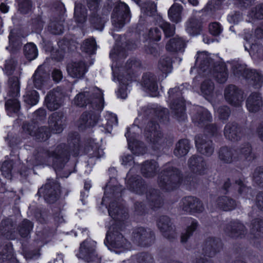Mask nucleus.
Instances as JSON below:
<instances>
[{"instance_id": "f257e3e1", "label": "nucleus", "mask_w": 263, "mask_h": 263, "mask_svg": "<svg viewBox=\"0 0 263 263\" xmlns=\"http://www.w3.org/2000/svg\"><path fill=\"white\" fill-rule=\"evenodd\" d=\"M80 138L77 133L69 134L68 138L69 150L66 148L65 144H60L55 148L51 150L40 148L37 149L34 155V160L31 162L32 166L39 165H50L58 167H62L63 165L67 162L70 153L74 156H77L79 151Z\"/></svg>"}, {"instance_id": "f03ea898", "label": "nucleus", "mask_w": 263, "mask_h": 263, "mask_svg": "<svg viewBox=\"0 0 263 263\" xmlns=\"http://www.w3.org/2000/svg\"><path fill=\"white\" fill-rule=\"evenodd\" d=\"M73 104L79 107L90 104L96 110H102L104 107L103 92L97 87H93L88 91L80 92L74 98Z\"/></svg>"}, {"instance_id": "7ed1b4c3", "label": "nucleus", "mask_w": 263, "mask_h": 263, "mask_svg": "<svg viewBox=\"0 0 263 263\" xmlns=\"http://www.w3.org/2000/svg\"><path fill=\"white\" fill-rule=\"evenodd\" d=\"M182 181L180 171L175 167L168 166L161 172L158 184L162 190L170 191L177 188Z\"/></svg>"}, {"instance_id": "20e7f679", "label": "nucleus", "mask_w": 263, "mask_h": 263, "mask_svg": "<svg viewBox=\"0 0 263 263\" xmlns=\"http://www.w3.org/2000/svg\"><path fill=\"white\" fill-rule=\"evenodd\" d=\"M168 93L172 113L177 120L179 121L185 120L186 118L185 104L182 97L183 92L179 87H175L170 89Z\"/></svg>"}, {"instance_id": "39448f33", "label": "nucleus", "mask_w": 263, "mask_h": 263, "mask_svg": "<svg viewBox=\"0 0 263 263\" xmlns=\"http://www.w3.org/2000/svg\"><path fill=\"white\" fill-rule=\"evenodd\" d=\"M144 135L154 149H158L165 145V138L159 125L155 123L150 122L147 124L145 128Z\"/></svg>"}, {"instance_id": "423d86ee", "label": "nucleus", "mask_w": 263, "mask_h": 263, "mask_svg": "<svg viewBox=\"0 0 263 263\" xmlns=\"http://www.w3.org/2000/svg\"><path fill=\"white\" fill-rule=\"evenodd\" d=\"M8 95L11 98L6 102L7 110L17 112L20 108V104L17 97L20 96V82L18 77H10L8 81Z\"/></svg>"}, {"instance_id": "0eeeda50", "label": "nucleus", "mask_w": 263, "mask_h": 263, "mask_svg": "<svg viewBox=\"0 0 263 263\" xmlns=\"http://www.w3.org/2000/svg\"><path fill=\"white\" fill-rule=\"evenodd\" d=\"M104 243L109 249L112 248L123 249V250L127 249L130 246L129 243L120 233L116 225L112 226L109 228Z\"/></svg>"}, {"instance_id": "6e6552de", "label": "nucleus", "mask_w": 263, "mask_h": 263, "mask_svg": "<svg viewBox=\"0 0 263 263\" xmlns=\"http://www.w3.org/2000/svg\"><path fill=\"white\" fill-rule=\"evenodd\" d=\"M129 9L124 3H118L114 9L112 14V23L117 30L122 28L129 21Z\"/></svg>"}, {"instance_id": "1a4fd4ad", "label": "nucleus", "mask_w": 263, "mask_h": 263, "mask_svg": "<svg viewBox=\"0 0 263 263\" xmlns=\"http://www.w3.org/2000/svg\"><path fill=\"white\" fill-rule=\"evenodd\" d=\"M96 247V243L95 241L91 240H85L80 245L79 253L77 254V257L87 262L98 260L99 258Z\"/></svg>"}, {"instance_id": "9d476101", "label": "nucleus", "mask_w": 263, "mask_h": 263, "mask_svg": "<svg viewBox=\"0 0 263 263\" xmlns=\"http://www.w3.org/2000/svg\"><path fill=\"white\" fill-rule=\"evenodd\" d=\"M140 66V62L136 59L128 60L124 67L120 70L121 73L118 76V81L123 85H127L128 82L133 80L135 78V73Z\"/></svg>"}, {"instance_id": "9b49d317", "label": "nucleus", "mask_w": 263, "mask_h": 263, "mask_svg": "<svg viewBox=\"0 0 263 263\" xmlns=\"http://www.w3.org/2000/svg\"><path fill=\"white\" fill-rule=\"evenodd\" d=\"M179 207L180 211L185 213H200L204 211L201 201L198 198L193 196L183 198L179 203Z\"/></svg>"}, {"instance_id": "f8f14e48", "label": "nucleus", "mask_w": 263, "mask_h": 263, "mask_svg": "<svg viewBox=\"0 0 263 263\" xmlns=\"http://www.w3.org/2000/svg\"><path fill=\"white\" fill-rule=\"evenodd\" d=\"M60 193V187L59 183L49 180L38 191L37 194L43 196L45 200L50 203H53L58 199Z\"/></svg>"}, {"instance_id": "ddd939ff", "label": "nucleus", "mask_w": 263, "mask_h": 263, "mask_svg": "<svg viewBox=\"0 0 263 263\" xmlns=\"http://www.w3.org/2000/svg\"><path fill=\"white\" fill-rule=\"evenodd\" d=\"M224 97L227 103L234 107L241 106L244 101L242 90L233 84L229 85L225 88Z\"/></svg>"}, {"instance_id": "4468645a", "label": "nucleus", "mask_w": 263, "mask_h": 263, "mask_svg": "<svg viewBox=\"0 0 263 263\" xmlns=\"http://www.w3.org/2000/svg\"><path fill=\"white\" fill-rule=\"evenodd\" d=\"M23 131L39 142L45 141L50 136L49 129L46 126L37 127L35 125L24 123L23 126Z\"/></svg>"}, {"instance_id": "2eb2a0df", "label": "nucleus", "mask_w": 263, "mask_h": 263, "mask_svg": "<svg viewBox=\"0 0 263 263\" xmlns=\"http://www.w3.org/2000/svg\"><path fill=\"white\" fill-rule=\"evenodd\" d=\"M133 240L141 246H148L154 242V235L150 229L138 228L133 232Z\"/></svg>"}, {"instance_id": "dca6fc26", "label": "nucleus", "mask_w": 263, "mask_h": 263, "mask_svg": "<svg viewBox=\"0 0 263 263\" xmlns=\"http://www.w3.org/2000/svg\"><path fill=\"white\" fill-rule=\"evenodd\" d=\"M87 6L91 13L89 21L94 27L98 30H102L103 28L104 17H100L97 14L99 8L100 3L98 0H87Z\"/></svg>"}, {"instance_id": "f3484780", "label": "nucleus", "mask_w": 263, "mask_h": 263, "mask_svg": "<svg viewBox=\"0 0 263 263\" xmlns=\"http://www.w3.org/2000/svg\"><path fill=\"white\" fill-rule=\"evenodd\" d=\"M195 141L197 149L200 153L206 156L213 154L214 151L213 142L206 136L197 135L195 138Z\"/></svg>"}, {"instance_id": "a211bd4d", "label": "nucleus", "mask_w": 263, "mask_h": 263, "mask_svg": "<svg viewBox=\"0 0 263 263\" xmlns=\"http://www.w3.org/2000/svg\"><path fill=\"white\" fill-rule=\"evenodd\" d=\"M133 170H130L127 174L126 183L127 187L137 194H141L145 191V186L141 177L133 176Z\"/></svg>"}, {"instance_id": "6ab92c4d", "label": "nucleus", "mask_w": 263, "mask_h": 263, "mask_svg": "<svg viewBox=\"0 0 263 263\" xmlns=\"http://www.w3.org/2000/svg\"><path fill=\"white\" fill-rule=\"evenodd\" d=\"M99 118V112H84L81 116L78 122V127L80 130H82L93 127L98 122Z\"/></svg>"}, {"instance_id": "aec40b11", "label": "nucleus", "mask_w": 263, "mask_h": 263, "mask_svg": "<svg viewBox=\"0 0 263 263\" xmlns=\"http://www.w3.org/2000/svg\"><path fill=\"white\" fill-rule=\"evenodd\" d=\"M15 225L16 222L12 218H7L2 221L0 224V236L7 239H15Z\"/></svg>"}, {"instance_id": "412c9836", "label": "nucleus", "mask_w": 263, "mask_h": 263, "mask_svg": "<svg viewBox=\"0 0 263 263\" xmlns=\"http://www.w3.org/2000/svg\"><path fill=\"white\" fill-rule=\"evenodd\" d=\"M188 166L190 170L197 175H203L207 168L203 158L199 156H192L188 160Z\"/></svg>"}, {"instance_id": "4be33fe9", "label": "nucleus", "mask_w": 263, "mask_h": 263, "mask_svg": "<svg viewBox=\"0 0 263 263\" xmlns=\"http://www.w3.org/2000/svg\"><path fill=\"white\" fill-rule=\"evenodd\" d=\"M68 74L73 78L81 79L87 71L85 63L82 61L72 62L67 66Z\"/></svg>"}, {"instance_id": "5701e85b", "label": "nucleus", "mask_w": 263, "mask_h": 263, "mask_svg": "<svg viewBox=\"0 0 263 263\" xmlns=\"http://www.w3.org/2000/svg\"><path fill=\"white\" fill-rule=\"evenodd\" d=\"M157 226L163 235L166 238L172 239L175 237V230L168 217L161 216L158 220Z\"/></svg>"}, {"instance_id": "b1692460", "label": "nucleus", "mask_w": 263, "mask_h": 263, "mask_svg": "<svg viewBox=\"0 0 263 263\" xmlns=\"http://www.w3.org/2000/svg\"><path fill=\"white\" fill-rule=\"evenodd\" d=\"M218 158L223 163L238 164L235 149L233 148L227 146L221 147L218 152Z\"/></svg>"}, {"instance_id": "393cba45", "label": "nucleus", "mask_w": 263, "mask_h": 263, "mask_svg": "<svg viewBox=\"0 0 263 263\" xmlns=\"http://www.w3.org/2000/svg\"><path fill=\"white\" fill-rule=\"evenodd\" d=\"M136 128L139 129V127L133 126L132 128H128L125 136L127 138L129 147L133 149L135 148V150L139 151L140 154H143L146 151L144 143L136 140V135L134 132L132 135L131 134L132 132L135 131Z\"/></svg>"}, {"instance_id": "a878e982", "label": "nucleus", "mask_w": 263, "mask_h": 263, "mask_svg": "<svg viewBox=\"0 0 263 263\" xmlns=\"http://www.w3.org/2000/svg\"><path fill=\"white\" fill-rule=\"evenodd\" d=\"M222 248V243L219 239L213 238H208L203 248V251L205 255L211 257L217 252H219Z\"/></svg>"}, {"instance_id": "bb28decb", "label": "nucleus", "mask_w": 263, "mask_h": 263, "mask_svg": "<svg viewBox=\"0 0 263 263\" xmlns=\"http://www.w3.org/2000/svg\"><path fill=\"white\" fill-rule=\"evenodd\" d=\"M224 135L225 137L232 141H238L242 136L241 129L235 123H229L224 127Z\"/></svg>"}, {"instance_id": "cd10ccee", "label": "nucleus", "mask_w": 263, "mask_h": 263, "mask_svg": "<svg viewBox=\"0 0 263 263\" xmlns=\"http://www.w3.org/2000/svg\"><path fill=\"white\" fill-rule=\"evenodd\" d=\"M49 75L42 66L38 67L32 76L35 88L41 89L49 80Z\"/></svg>"}, {"instance_id": "c85d7f7f", "label": "nucleus", "mask_w": 263, "mask_h": 263, "mask_svg": "<svg viewBox=\"0 0 263 263\" xmlns=\"http://www.w3.org/2000/svg\"><path fill=\"white\" fill-rule=\"evenodd\" d=\"M225 232L232 237H237L246 233L245 226L238 221H231L224 229Z\"/></svg>"}, {"instance_id": "c756f323", "label": "nucleus", "mask_w": 263, "mask_h": 263, "mask_svg": "<svg viewBox=\"0 0 263 263\" xmlns=\"http://www.w3.org/2000/svg\"><path fill=\"white\" fill-rule=\"evenodd\" d=\"M45 102L47 107L50 110H55L61 107L63 101L59 92L52 91L49 92L46 96Z\"/></svg>"}, {"instance_id": "7c9ffc66", "label": "nucleus", "mask_w": 263, "mask_h": 263, "mask_svg": "<svg viewBox=\"0 0 263 263\" xmlns=\"http://www.w3.org/2000/svg\"><path fill=\"white\" fill-rule=\"evenodd\" d=\"M108 211L109 216L116 220L122 221L127 217L126 210L116 201L110 203Z\"/></svg>"}, {"instance_id": "2f4dec72", "label": "nucleus", "mask_w": 263, "mask_h": 263, "mask_svg": "<svg viewBox=\"0 0 263 263\" xmlns=\"http://www.w3.org/2000/svg\"><path fill=\"white\" fill-rule=\"evenodd\" d=\"M211 119L212 116L209 111L201 107H197L196 112L192 116L193 122L200 126H202L206 122L210 121Z\"/></svg>"}, {"instance_id": "473e14b6", "label": "nucleus", "mask_w": 263, "mask_h": 263, "mask_svg": "<svg viewBox=\"0 0 263 263\" xmlns=\"http://www.w3.org/2000/svg\"><path fill=\"white\" fill-rule=\"evenodd\" d=\"M197 56L196 59V64L198 66L199 68V73L207 72L210 71V61L211 59L206 52H199L197 53Z\"/></svg>"}, {"instance_id": "72a5a7b5", "label": "nucleus", "mask_w": 263, "mask_h": 263, "mask_svg": "<svg viewBox=\"0 0 263 263\" xmlns=\"http://www.w3.org/2000/svg\"><path fill=\"white\" fill-rule=\"evenodd\" d=\"M63 115L59 112L53 113L48 119L50 128L55 133H60L63 129Z\"/></svg>"}, {"instance_id": "f704fd0d", "label": "nucleus", "mask_w": 263, "mask_h": 263, "mask_svg": "<svg viewBox=\"0 0 263 263\" xmlns=\"http://www.w3.org/2000/svg\"><path fill=\"white\" fill-rule=\"evenodd\" d=\"M236 155L238 157V163L245 161H250L253 159L252 147L249 143H246L235 149Z\"/></svg>"}, {"instance_id": "c9c22d12", "label": "nucleus", "mask_w": 263, "mask_h": 263, "mask_svg": "<svg viewBox=\"0 0 263 263\" xmlns=\"http://www.w3.org/2000/svg\"><path fill=\"white\" fill-rule=\"evenodd\" d=\"M246 106L250 112H256L262 106V101L260 95L257 93H252L248 97Z\"/></svg>"}, {"instance_id": "e433bc0d", "label": "nucleus", "mask_w": 263, "mask_h": 263, "mask_svg": "<svg viewBox=\"0 0 263 263\" xmlns=\"http://www.w3.org/2000/svg\"><path fill=\"white\" fill-rule=\"evenodd\" d=\"M146 198L149 206L154 210H156L161 207L163 204L162 198L159 194V192L156 190L152 189L149 190L146 195Z\"/></svg>"}, {"instance_id": "4c0bfd02", "label": "nucleus", "mask_w": 263, "mask_h": 263, "mask_svg": "<svg viewBox=\"0 0 263 263\" xmlns=\"http://www.w3.org/2000/svg\"><path fill=\"white\" fill-rule=\"evenodd\" d=\"M159 70L163 73L159 77V80H162L167 77L172 70V61L170 57H165L160 59L158 64Z\"/></svg>"}, {"instance_id": "58836bf2", "label": "nucleus", "mask_w": 263, "mask_h": 263, "mask_svg": "<svg viewBox=\"0 0 263 263\" xmlns=\"http://www.w3.org/2000/svg\"><path fill=\"white\" fill-rule=\"evenodd\" d=\"M142 84L144 87L149 91L156 95L158 85L155 76L151 73H146L143 76Z\"/></svg>"}, {"instance_id": "ea45409f", "label": "nucleus", "mask_w": 263, "mask_h": 263, "mask_svg": "<svg viewBox=\"0 0 263 263\" xmlns=\"http://www.w3.org/2000/svg\"><path fill=\"white\" fill-rule=\"evenodd\" d=\"M185 46V42L182 38L178 36L170 40L166 45V49L167 51L175 52L181 51Z\"/></svg>"}, {"instance_id": "a19ab883", "label": "nucleus", "mask_w": 263, "mask_h": 263, "mask_svg": "<svg viewBox=\"0 0 263 263\" xmlns=\"http://www.w3.org/2000/svg\"><path fill=\"white\" fill-rule=\"evenodd\" d=\"M158 170V163L154 160L146 161L143 163L141 168L142 173L145 177H152L154 176Z\"/></svg>"}, {"instance_id": "79ce46f5", "label": "nucleus", "mask_w": 263, "mask_h": 263, "mask_svg": "<svg viewBox=\"0 0 263 263\" xmlns=\"http://www.w3.org/2000/svg\"><path fill=\"white\" fill-rule=\"evenodd\" d=\"M182 10L183 7L180 4H174L168 10V16L170 20L175 23L181 22Z\"/></svg>"}, {"instance_id": "37998d69", "label": "nucleus", "mask_w": 263, "mask_h": 263, "mask_svg": "<svg viewBox=\"0 0 263 263\" xmlns=\"http://www.w3.org/2000/svg\"><path fill=\"white\" fill-rule=\"evenodd\" d=\"M217 206L223 211H228L232 210L236 206L235 200L227 196H221L216 200Z\"/></svg>"}, {"instance_id": "c03bdc74", "label": "nucleus", "mask_w": 263, "mask_h": 263, "mask_svg": "<svg viewBox=\"0 0 263 263\" xmlns=\"http://www.w3.org/2000/svg\"><path fill=\"white\" fill-rule=\"evenodd\" d=\"M190 148V142L188 140H180L176 144L174 154L177 157L184 156L188 153Z\"/></svg>"}, {"instance_id": "a18cd8bd", "label": "nucleus", "mask_w": 263, "mask_h": 263, "mask_svg": "<svg viewBox=\"0 0 263 263\" xmlns=\"http://www.w3.org/2000/svg\"><path fill=\"white\" fill-rule=\"evenodd\" d=\"M250 231L255 238L263 237V218L253 219L250 225Z\"/></svg>"}, {"instance_id": "49530a36", "label": "nucleus", "mask_w": 263, "mask_h": 263, "mask_svg": "<svg viewBox=\"0 0 263 263\" xmlns=\"http://www.w3.org/2000/svg\"><path fill=\"white\" fill-rule=\"evenodd\" d=\"M213 75L218 83H225L228 78V71L225 65L222 64L216 66L214 69Z\"/></svg>"}, {"instance_id": "de8ad7c7", "label": "nucleus", "mask_w": 263, "mask_h": 263, "mask_svg": "<svg viewBox=\"0 0 263 263\" xmlns=\"http://www.w3.org/2000/svg\"><path fill=\"white\" fill-rule=\"evenodd\" d=\"M102 121L101 125L104 127L107 133H110L112 127L118 124L117 116L111 112H107L104 117V120H102Z\"/></svg>"}, {"instance_id": "09e8293b", "label": "nucleus", "mask_w": 263, "mask_h": 263, "mask_svg": "<svg viewBox=\"0 0 263 263\" xmlns=\"http://www.w3.org/2000/svg\"><path fill=\"white\" fill-rule=\"evenodd\" d=\"M1 258L3 261L7 263H19L13 256V250L11 243L5 246L1 253Z\"/></svg>"}, {"instance_id": "8fccbe9b", "label": "nucleus", "mask_w": 263, "mask_h": 263, "mask_svg": "<svg viewBox=\"0 0 263 263\" xmlns=\"http://www.w3.org/2000/svg\"><path fill=\"white\" fill-rule=\"evenodd\" d=\"M86 151L90 157H96L99 158L104 156V153L103 149L99 148L98 143L94 140L90 141L89 145L86 148Z\"/></svg>"}, {"instance_id": "3c124183", "label": "nucleus", "mask_w": 263, "mask_h": 263, "mask_svg": "<svg viewBox=\"0 0 263 263\" xmlns=\"http://www.w3.org/2000/svg\"><path fill=\"white\" fill-rule=\"evenodd\" d=\"M186 30L192 35H198L201 30V24L197 19L192 18L186 23Z\"/></svg>"}, {"instance_id": "603ef678", "label": "nucleus", "mask_w": 263, "mask_h": 263, "mask_svg": "<svg viewBox=\"0 0 263 263\" xmlns=\"http://www.w3.org/2000/svg\"><path fill=\"white\" fill-rule=\"evenodd\" d=\"M86 9L81 4H77L74 8V18L79 23H83L86 20Z\"/></svg>"}, {"instance_id": "864d4df0", "label": "nucleus", "mask_w": 263, "mask_h": 263, "mask_svg": "<svg viewBox=\"0 0 263 263\" xmlns=\"http://www.w3.org/2000/svg\"><path fill=\"white\" fill-rule=\"evenodd\" d=\"M39 100L38 92L35 90L27 88L26 94L24 96V100L27 104L33 106L37 103Z\"/></svg>"}, {"instance_id": "5fc2aeb1", "label": "nucleus", "mask_w": 263, "mask_h": 263, "mask_svg": "<svg viewBox=\"0 0 263 263\" xmlns=\"http://www.w3.org/2000/svg\"><path fill=\"white\" fill-rule=\"evenodd\" d=\"M120 196V189L116 186H114L112 189H111L107 186L104 192V196L102 198V204H104L105 202H107L109 198L115 199Z\"/></svg>"}, {"instance_id": "6e6d98bb", "label": "nucleus", "mask_w": 263, "mask_h": 263, "mask_svg": "<svg viewBox=\"0 0 263 263\" xmlns=\"http://www.w3.org/2000/svg\"><path fill=\"white\" fill-rule=\"evenodd\" d=\"M214 84L210 80H205L200 86L201 93L205 97H211L214 93Z\"/></svg>"}, {"instance_id": "4d7b16f0", "label": "nucleus", "mask_w": 263, "mask_h": 263, "mask_svg": "<svg viewBox=\"0 0 263 263\" xmlns=\"http://www.w3.org/2000/svg\"><path fill=\"white\" fill-rule=\"evenodd\" d=\"M14 162L12 160H6L0 164V170L2 175L6 178L11 179L12 177V170L13 168Z\"/></svg>"}, {"instance_id": "13d9d810", "label": "nucleus", "mask_w": 263, "mask_h": 263, "mask_svg": "<svg viewBox=\"0 0 263 263\" xmlns=\"http://www.w3.org/2000/svg\"><path fill=\"white\" fill-rule=\"evenodd\" d=\"M33 224L28 219H24L18 226V232L23 237H27L32 230Z\"/></svg>"}, {"instance_id": "bf43d9fd", "label": "nucleus", "mask_w": 263, "mask_h": 263, "mask_svg": "<svg viewBox=\"0 0 263 263\" xmlns=\"http://www.w3.org/2000/svg\"><path fill=\"white\" fill-rule=\"evenodd\" d=\"M24 52L26 58L29 61L35 59L38 55L36 46L31 43L27 44L24 46Z\"/></svg>"}, {"instance_id": "052dcab7", "label": "nucleus", "mask_w": 263, "mask_h": 263, "mask_svg": "<svg viewBox=\"0 0 263 263\" xmlns=\"http://www.w3.org/2000/svg\"><path fill=\"white\" fill-rule=\"evenodd\" d=\"M235 184L237 185L238 193L245 198H248L249 195H251L252 190L247 186L244 180L239 179L235 181Z\"/></svg>"}, {"instance_id": "680f3d73", "label": "nucleus", "mask_w": 263, "mask_h": 263, "mask_svg": "<svg viewBox=\"0 0 263 263\" xmlns=\"http://www.w3.org/2000/svg\"><path fill=\"white\" fill-rule=\"evenodd\" d=\"M96 49V43L93 38L86 39L81 46L82 51L89 54L94 53Z\"/></svg>"}, {"instance_id": "e2e57ef3", "label": "nucleus", "mask_w": 263, "mask_h": 263, "mask_svg": "<svg viewBox=\"0 0 263 263\" xmlns=\"http://www.w3.org/2000/svg\"><path fill=\"white\" fill-rule=\"evenodd\" d=\"M198 226V223L195 219H191V224L187 227L184 233L181 235V242H185L187 239L192 235L193 232L196 230Z\"/></svg>"}, {"instance_id": "0e129e2a", "label": "nucleus", "mask_w": 263, "mask_h": 263, "mask_svg": "<svg viewBox=\"0 0 263 263\" xmlns=\"http://www.w3.org/2000/svg\"><path fill=\"white\" fill-rule=\"evenodd\" d=\"M48 29L53 34H60L64 30L63 23L62 21H51L48 25Z\"/></svg>"}, {"instance_id": "69168bd1", "label": "nucleus", "mask_w": 263, "mask_h": 263, "mask_svg": "<svg viewBox=\"0 0 263 263\" xmlns=\"http://www.w3.org/2000/svg\"><path fill=\"white\" fill-rule=\"evenodd\" d=\"M249 16L253 20L263 19V4L252 8L249 13Z\"/></svg>"}, {"instance_id": "338daca9", "label": "nucleus", "mask_w": 263, "mask_h": 263, "mask_svg": "<svg viewBox=\"0 0 263 263\" xmlns=\"http://www.w3.org/2000/svg\"><path fill=\"white\" fill-rule=\"evenodd\" d=\"M223 0H211L207 4L205 11L208 13H213L216 10L221 9Z\"/></svg>"}, {"instance_id": "774afa93", "label": "nucleus", "mask_w": 263, "mask_h": 263, "mask_svg": "<svg viewBox=\"0 0 263 263\" xmlns=\"http://www.w3.org/2000/svg\"><path fill=\"white\" fill-rule=\"evenodd\" d=\"M142 10L147 15H153L157 11V6L155 3L152 2H147L142 4Z\"/></svg>"}]
</instances>
